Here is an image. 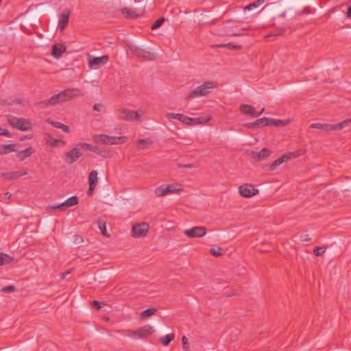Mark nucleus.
Segmentation results:
<instances>
[{"mask_svg": "<svg viewBox=\"0 0 351 351\" xmlns=\"http://www.w3.org/2000/svg\"><path fill=\"white\" fill-rule=\"evenodd\" d=\"M167 118L168 119H176L182 122V123L186 125H202L204 124L210 120H212V117L210 115L207 116H201L197 118H191L187 116H185L183 114H175V113H168L167 114Z\"/></svg>", "mask_w": 351, "mask_h": 351, "instance_id": "1", "label": "nucleus"}, {"mask_svg": "<svg viewBox=\"0 0 351 351\" xmlns=\"http://www.w3.org/2000/svg\"><path fill=\"white\" fill-rule=\"evenodd\" d=\"M93 138L95 143H101L108 145L121 144L127 141V137L124 136H113L104 134H96L94 136Z\"/></svg>", "mask_w": 351, "mask_h": 351, "instance_id": "2", "label": "nucleus"}, {"mask_svg": "<svg viewBox=\"0 0 351 351\" xmlns=\"http://www.w3.org/2000/svg\"><path fill=\"white\" fill-rule=\"evenodd\" d=\"M350 123H351V119H346L343 121L337 124H329V123H312L310 125V128L322 130L328 132V131H333V130H341L344 127L349 125Z\"/></svg>", "mask_w": 351, "mask_h": 351, "instance_id": "3", "label": "nucleus"}, {"mask_svg": "<svg viewBox=\"0 0 351 351\" xmlns=\"http://www.w3.org/2000/svg\"><path fill=\"white\" fill-rule=\"evenodd\" d=\"M7 121L11 126L21 131H27L32 128V123L27 119L9 116Z\"/></svg>", "mask_w": 351, "mask_h": 351, "instance_id": "4", "label": "nucleus"}, {"mask_svg": "<svg viewBox=\"0 0 351 351\" xmlns=\"http://www.w3.org/2000/svg\"><path fill=\"white\" fill-rule=\"evenodd\" d=\"M149 228V224L143 221H137L132 226V235L134 238L144 237Z\"/></svg>", "mask_w": 351, "mask_h": 351, "instance_id": "5", "label": "nucleus"}, {"mask_svg": "<svg viewBox=\"0 0 351 351\" xmlns=\"http://www.w3.org/2000/svg\"><path fill=\"white\" fill-rule=\"evenodd\" d=\"M300 154L298 152H288L287 154H283L282 156L274 160L267 168L268 171H273L276 169V168L282 164L283 162H287L289 160L292 158H295L298 157Z\"/></svg>", "mask_w": 351, "mask_h": 351, "instance_id": "6", "label": "nucleus"}, {"mask_svg": "<svg viewBox=\"0 0 351 351\" xmlns=\"http://www.w3.org/2000/svg\"><path fill=\"white\" fill-rule=\"evenodd\" d=\"M79 203V198L77 196L74 195L69 198H68L65 202L55 205V206H49L47 207V210L49 211H54L56 210H65L71 206H75Z\"/></svg>", "mask_w": 351, "mask_h": 351, "instance_id": "7", "label": "nucleus"}, {"mask_svg": "<svg viewBox=\"0 0 351 351\" xmlns=\"http://www.w3.org/2000/svg\"><path fill=\"white\" fill-rule=\"evenodd\" d=\"M116 114L119 119L124 121L138 120L140 118L137 112L127 108L118 109Z\"/></svg>", "mask_w": 351, "mask_h": 351, "instance_id": "8", "label": "nucleus"}, {"mask_svg": "<svg viewBox=\"0 0 351 351\" xmlns=\"http://www.w3.org/2000/svg\"><path fill=\"white\" fill-rule=\"evenodd\" d=\"M130 49L134 55L143 60H153L155 58V55L154 53H152L139 47L134 46Z\"/></svg>", "mask_w": 351, "mask_h": 351, "instance_id": "9", "label": "nucleus"}, {"mask_svg": "<svg viewBox=\"0 0 351 351\" xmlns=\"http://www.w3.org/2000/svg\"><path fill=\"white\" fill-rule=\"evenodd\" d=\"M239 192L242 197H251L257 195L259 191L252 184H243L239 187Z\"/></svg>", "mask_w": 351, "mask_h": 351, "instance_id": "10", "label": "nucleus"}, {"mask_svg": "<svg viewBox=\"0 0 351 351\" xmlns=\"http://www.w3.org/2000/svg\"><path fill=\"white\" fill-rule=\"evenodd\" d=\"M82 154L80 149L77 147L73 148L69 152H67L64 154V160L67 164H73L77 160L82 156Z\"/></svg>", "mask_w": 351, "mask_h": 351, "instance_id": "11", "label": "nucleus"}, {"mask_svg": "<svg viewBox=\"0 0 351 351\" xmlns=\"http://www.w3.org/2000/svg\"><path fill=\"white\" fill-rule=\"evenodd\" d=\"M154 332V329L150 325H146L143 328L138 329L136 331L131 332V337L135 338H143L151 335Z\"/></svg>", "mask_w": 351, "mask_h": 351, "instance_id": "12", "label": "nucleus"}, {"mask_svg": "<svg viewBox=\"0 0 351 351\" xmlns=\"http://www.w3.org/2000/svg\"><path fill=\"white\" fill-rule=\"evenodd\" d=\"M71 12L68 9L62 11L59 16L58 29L60 31L64 30L68 25Z\"/></svg>", "mask_w": 351, "mask_h": 351, "instance_id": "13", "label": "nucleus"}, {"mask_svg": "<svg viewBox=\"0 0 351 351\" xmlns=\"http://www.w3.org/2000/svg\"><path fill=\"white\" fill-rule=\"evenodd\" d=\"M206 232L204 227L197 226L184 230V234L189 237H201L206 234Z\"/></svg>", "mask_w": 351, "mask_h": 351, "instance_id": "14", "label": "nucleus"}, {"mask_svg": "<svg viewBox=\"0 0 351 351\" xmlns=\"http://www.w3.org/2000/svg\"><path fill=\"white\" fill-rule=\"evenodd\" d=\"M268 121L267 117H263L262 119H257L254 122L244 123L243 126L247 129L260 128L263 126H268Z\"/></svg>", "mask_w": 351, "mask_h": 351, "instance_id": "15", "label": "nucleus"}, {"mask_svg": "<svg viewBox=\"0 0 351 351\" xmlns=\"http://www.w3.org/2000/svg\"><path fill=\"white\" fill-rule=\"evenodd\" d=\"M272 152L267 148H263L260 152L252 151L251 156L256 161H261L271 156Z\"/></svg>", "mask_w": 351, "mask_h": 351, "instance_id": "16", "label": "nucleus"}, {"mask_svg": "<svg viewBox=\"0 0 351 351\" xmlns=\"http://www.w3.org/2000/svg\"><path fill=\"white\" fill-rule=\"evenodd\" d=\"M239 110L242 114L249 115L252 117H258L260 116V113H256L255 108L248 104H241L239 107Z\"/></svg>", "mask_w": 351, "mask_h": 351, "instance_id": "17", "label": "nucleus"}, {"mask_svg": "<svg viewBox=\"0 0 351 351\" xmlns=\"http://www.w3.org/2000/svg\"><path fill=\"white\" fill-rule=\"evenodd\" d=\"M108 60V56H103L101 57H92L88 61V65L90 68H94L106 63Z\"/></svg>", "mask_w": 351, "mask_h": 351, "instance_id": "18", "label": "nucleus"}, {"mask_svg": "<svg viewBox=\"0 0 351 351\" xmlns=\"http://www.w3.org/2000/svg\"><path fill=\"white\" fill-rule=\"evenodd\" d=\"M66 47L64 44H55L52 46L51 56L55 58H60L62 55L66 51Z\"/></svg>", "mask_w": 351, "mask_h": 351, "instance_id": "19", "label": "nucleus"}, {"mask_svg": "<svg viewBox=\"0 0 351 351\" xmlns=\"http://www.w3.org/2000/svg\"><path fill=\"white\" fill-rule=\"evenodd\" d=\"M27 173L26 171H12L9 173H3L1 174V177L5 180H15L23 176H25Z\"/></svg>", "mask_w": 351, "mask_h": 351, "instance_id": "20", "label": "nucleus"}, {"mask_svg": "<svg viewBox=\"0 0 351 351\" xmlns=\"http://www.w3.org/2000/svg\"><path fill=\"white\" fill-rule=\"evenodd\" d=\"M66 97L69 99V100L72 99L74 97H82L84 94L82 93L80 89L76 88H68L64 90Z\"/></svg>", "mask_w": 351, "mask_h": 351, "instance_id": "21", "label": "nucleus"}, {"mask_svg": "<svg viewBox=\"0 0 351 351\" xmlns=\"http://www.w3.org/2000/svg\"><path fill=\"white\" fill-rule=\"evenodd\" d=\"M58 94L51 97L49 99L40 101L36 104V106L38 107L47 106L49 105L53 106L60 102V99L58 98Z\"/></svg>", "mask_w": 351, "mask_h": 351, "instance_id": "22", "label": "nucleus"}, {"mask_svg": "<svg viewBox=\"0 0 351 351\" xmlns=\"http://www.w3.org/2000/svg\"><path fill=\"white\" fill-rule=\"evenodd\" d=\"M206 91L203 90L201 86L195 88L193 90L190 92L189 95L186 97V100H190L193 98L199 97V96H205Z\"/></svg>", "mask_w": 351, "mask_h": 351, "instance_id": "23", "label": "nucleus"}, {"mask_svg": "<svg viewBox=\"0 0 351 351\" xmlns=\"http://www.w3.org/2000/svg\"><path fill=\"white\" fill-rule=\"evenodd\" d=\"M217 86V82L215 81H207L201 85L203 90L206 91L205 96L211 92V89Z\"/></svg>", "mask_w": 351, "mask_h": 351, "instance_id": "24", "label": "nucleus"}, {"mask_svg": "<svg viewBox=\"0 0 351 351\" xmlns=\"http://www.w3.org/2000/svg\"><path fill=\"white\" fill-rule=\"evenodd\" d=\"M268 120H269L267 121V123H269L268 126H269V125H274L276 127L286 126L291 122L290 119L280 120V119H274L271 118H268Z\"/></svg>", "mask_w": 351, "mask_h": 351, "instance_id": "25", "label": "nucleus"}, {"mask_svg": "<svg viewBox=\"0 0 351 351\" xmlns=\"http://www.w3.org/2000/svg\"><path fill=\"white\" fill-rule=\"evenodd\" d=\"M33 149L31 147H27L25 150L20 151L16 153V156L19 160L23 161L26 158L30 156L33 153Z\"/></svg>", "mask_w": 351, "mask_h": 351, "instance_id": "26", "label": "nucleus"}, {"mask_svg": "<svg viewBox=\"0 0 351 351\" xmlns=\"http://www.w3.org/2000/svg\"><path fill=\"white\" fill-rule=\"evenodd\" d=\"M45 140L46 143L51 147H56L58 142H62L64 143V141L60 139L54 138L51 134L46 133L45 134Z\"/></svg>", "mask_w": 351, "mask_h": 351, "instance_id": "27", "label": "nucleus"}, {"mask_svg": "<svg viewBox=\"0 0 351 351\" xmlns=\"http://www.w3.org/2000/svg\"><path fill=\"white\" fill-rule=\"evenodd\" d=\"M121 13L126 19H134L138 16L136 14V11L134 10L128 8H123L121 9Z\"/></svg>", "mask_w": 351, "mask_h": 351, "instance_id": "28", "label": "nucleus"}, {"mask_svg": "<svg viewBox=\"0 0 351 351\" xmlns=\"http://www.w3.org/2000/svg\"><path fill=\"white\" fill-rule=\"evenodd\" d=\"M265 2V0H256L254 2L250 3L244 8L245 10H252L258 8L261 5Z\"/></svg>", "mask_w": 351, "mask_h": 351, "instance_id": "29", "label": "nucleus"}, {"mask_svg": "<svg viewBox=\"0 0 351 351\" xmlns=\"http://www.w3.org/2000/svg\"><path fill=\"white\" fill-rule=\"evenodd\" d=\"M98 173L95 170H93L88 175V184L97 186L98 182Z\"/></svg>", "mask_w": 351, "mask_h": 351, "instance_id": "30", "label": "nucleus"}, {"mask_svg": "<svg viewBox=\"0 0 351 351\" xmlns=\"http://www.w3.org/2000/svg\"><path fill=\"white\" fill-rule=\"evenodd\" d=\"M47 122L51 123L53 127H55L56 128L62 129L65 132H69V131H70L69 127L66 125L62 123L50 121L49 119L47 120Z\"/></svg>", "mask_w": 351, "mask_h": 351, "instance_id": "31", "label": "nucleus"}, {"mask_svg": "<svg viewBox=\"0 0 351 351\" xmlns=\"http://www.w3.org/2000/svg\"><path fill=\"white\" fill-rule=\"evenodd\" d=\"M97 227L100 230L102 234L107 237H110V234L107 230V226L105 221H97Z\"/></svg>", "mask_w": 351, "mask_h": 351, "instance_id": "32", "label": "nucleus"}, {"mask_svg": "<svg viewBox=\"0 0 351 351\" xmlns=\"http://www.w3.org/2000/svg\"><path fill=\"white\" fill-rule=\"evenodd\" d=\"M156 312V309L154 308L147 309L143 311L141 314V318L142 319H147L153 315Z\"/></svg>", "mask_w": 351, "mask_h": 351, "instance_id": "33", "label": "nucleus"}, {"mask_svg": "<svg viewBox=\"0 0 351 351\" xmlns=\"http://www.w3.org/2000/svg\"><path fill=\"white\" fill-rule=\"evenodd\" d=\"M174 335L172 333L168 334L161 337L160 341L164 346H167L174 339Z\"/></svg>", "mask_w": 351, "mask_h": 351, "instance_id": "34", "label": "nucleus"}, {"mask_svg": "<svg viewBox=\"0 0 351 351\" xmlns=\"http://www.w3.org/2000/svg\"><path fill=\"white\" fill-rule=\"evenodd\" d=\"M153 143V141L151 138H147V139H138L137 141V144L138 145L139 147L141 149H143L147 147L148 145H152Z\"/></svg>", "mask_w": 351, "mask_h": 351, "instance_id": "35", "label": "nucleus"}, {"mask_svg": "<svg viewBox=\"0 0 351 351\" xmlns=\"http://www.w3.org/2000/svg\"><path fill=\"white\" fill-rule=\"evenodd\" d=\"M165 188L167 191V194L169 193H179L180 191H182V189H177L176 188V185L174 184H165Z\"/></svg>", "mask_w": 351, "mask_h": 351, "instance_id": "36", "label": "nucleus"}, {"mask_svg": "<svg viewBox=\"0 0 351 351\" xmlns=\"http://www.w3.org/2000/svg\"><path fill=\"white\" fill-rule=\"evenodd\" d=\"M12 258L6 254H0V265L9 264L12 262Z\"/></svg>", "mask_w": 351, "mask_h": 351, "instance_id": "37", "label": "nucleus"}, {"mask_svg": "<svg viewBox=\"0 0 351 351\" xmlns=\"http://www.w3.org/2000/svg\"><path fill=\"white\" fill-rule=\"evenodd\" d=\"M95 151H93V152L98 154V155H100L102 157H107L109 154V152H108L105 148H100L99 147H97V146H94Z\"/></svg>", "mask_w": 351, "mask_h": 351, "instance_id": "38", "label": "nucleus"}, {"mask_svg": "<svg viewBox=\"0 0 351 351\" xmlns=\"http://www.w3.org/2000/svg\"><path fill=\"white\" fill-rule=\"evenodd\" d=\"M77 146L80 150L81 149H85L93 152V151H95L96 149L93 145L87 143H80Z\"/></svg>", "mask_w": 351, "mask_h": 351, "instance_id": "39", "label": "nucleus"}, {"mask_svg": "<svg viewBox=\"0 0 351 351\" xmlns=\"http://www.w3.org/2000/svg\"><path fill=\"white\" fill-rule=\"evenodd\" d=\"M155 194L157 197H162L167 195V191L165 188V184H162L155 189Z\"/></svg>", "mask_w": 351, "mask_h": 351, "instance_id": "40", "label": "nucleus"}, {"mask_svg": "<svg viewBox=\"0 0 351 351\" xmlns=\"http://www.w3.org/2000/svg\"><path fill=\"white\" fill-rule=\"evenodd\" d=\"M219 47H225L232 50H241L242 49V46L239 45H234L231 43L220 45Z\"/></svg>", "mask_w": 351, "mask_h": 351, "instance_id": "41", "label": "nucleus"}, {"mask_svg": "<svg viewBox=\"0 0 351 351\" xmlns=\"http://www.w3.org/2000/svg\"><path fill=\"white\" fill-rule=\"evenodd\" d=\"M326 251V247L325 246H319L317 247L314 250L313 252L315 256H322Z\"/></svg>", "mask_w": 351, "mask_h": 351, "instance_id": "42", "label": "nucleus"}, {"mask_svg": "<svg viewBox=\"0 0 351 351\" xmlns=\"http://www.w3.org/2000/svg\"><path fill=\"white\" fill-rule=\"evenodd\" d=\"M165 21V18L164 17H161L160 19H158V20H156L152 25V29H156L158 28H159L162 24L164 23Z\"/></svg>", "mask_w": 351, "mask_h": 351, "instance_id": "43", "label": "nucleus"}, {"mask_svg": "<svg viewBox=\"0 0 351 351\" xmlns=\"http://www.w3.org/2000/svg\"><path fill=\"white\" fill-rule=\"evenodd\" d=\"M182 348L184 351H189V339L186 337L184 336L182 338Z\"/></svg>", "mask_w": 351, "mask_h": 351, "instance_id": "44", "label": "nucleus"}, {"mask_svg": "<svg viewBox=\"0 0 351 351\" xmlns=\"http://www.w3.org/2000/svg\"><path fill=\"white\" fill-rule=\"evenodd\" d=\"M16 144L11 143V144H5L4 147L7 149L8 154L10 152H16Z\"/></svg>", "mask_w": 351, "mask_h": 351, "instance_id": "45", "label": "nucleus"}, {"mask_svg": "<svg viewBox=\"0 0 351 351\" xmlns=\"http://www.w3.org/2000/svg\"><path fill=\"white\" fill-rule=\"evenodd\" d=\"M210 253L215 256L221 255V249L220 247H213L210 249Z\"/></svg>", "mask_w": 351, "mask_h": 351, "instance_id": "46", "label": "nucleus"}, {"mask_svg": "<svg viewBox=\"0 0 351 351\" xmlns=\"http://www.w3.org/2000/svg\"><path fill=\"white\" fill-rule=\"evenodd\" d=\"M58 95L59 96L58 98L60 99V101L64 102L69 101L67 97H66L64 90L59 93Z\"/></svg>", "mask_w": 351, "mask_h": 351, "instance_id": "47", "label": "nucleus"}, {"mask_svg": "<svg viewBox=\"0 0 351 351\" xmlns=\"http://www.w3.org/2000/svg\"><path fill=\"white\" fill-rule=\"evenodd\" d=\"M58 95L59 96L58 98L60 99V101L64 102L69 101L67 97H66L64 90L59 93Z\"/></svg>", "mask_w": 351, "mask_h": 351, "instance_id": "48", "label": "nucleus"}, {"mask_svg": "<svg viewBox=\"0 0 351 351\" xmlns=\"http://www.w3.org/2000/svg\"><path fill=\"white\" fill-rule=\"evenodd\" d=\"M0 136L10 137L12 136V134L7 129L0 128Z\"/></svg>", "mask_w": 351, "mask_h": 351, "instance_id": "49", "label": "nucleus"}, {"mask_svg": "<svg viewBox=\"0 0 351 351\" xmlns=\"http://www.w3.org/2000/svg\"><path fill=\"white\" fill-rule=\"evenodd\" d=\"M178 167L180 169H192L194 167V166L192 164H188V165L178 164Z\"/></svg>", "mask_w": 351, "mask_h": 351, "instance_id": "50", "label": "nucleus"}, {"mask_svg": "<svg viewBox=\"0 0 351 351\" xmlns=\"http://www.w3.org/2000/svg\"><path fill=\"white\" fill-rule=\"evenodd\" d=\"M95 187H96V186L89 184L88 189L87 191V195L88 196H91L93 195Z\"/></svg>", "mask_w": 351, "mask_h": 351, "instance_id": "51", "label": "nucleus"}, {"mask_svg": "<svg viewBox=\"0 0 351 351\" xmlns=\"http://www.w3.org/2000/svg\"><path fill=\"white\" fill-rule=\"evenodd\" d=\"M103 105L101 104H95L94 106H93V110H95V111H101V108H103Z\"/></svg>", "mask_w": 351, "mask_h": 351, "instance_id": "52", "label": "nucleus"}, {"mask_svg": "<svg viewBox=\"0 0 351 351\" xmlns=\"http://www.w3.org/2000/svg\"><path fill=\"white\" fill-rule=\"evenodd\" d=\"M5 145H0V155L8 154L7 149L4 147Z\"/></svg>", "mask_w": 351, "mask_h": 351, "instance_id": "53", "label": "nucleus"}, {"mask_svg": "<svg viewBox=\"0 0 351 351\" xmlns=\"http://www.w3.org/2000/svg\"><path fill=\"white\" fill-rule=\"evenodd\" d=\"M14 289L13 287H7L3 289V291L4 292H10L12 291Z\"/></svg>", "mask_w": 351, "mask_h": 351, "instance_id": "54", "label": "nucleus"}, {"mask_svg": "<svg viewBox=\"0 0 351 351\" xmlns=\"http://www.w3.org/2000/svg\"><path fill=\"white\" fill-rule=\"evenodd\" d=\"M93 304L97 308H100L101 307V304L97 301H93Z\"/></svg>", "mask_w": 351, "mask_h": 351, "instance_id": "55", "label": "nucleus"}, {"mask_svg": "<svg viewBox=\"0 0 351 351\" xmlns=\"http://www.w3.org/2000/svg\"><path fill=\"white\" fill-rule=\"evenodd\" d=\"M26 138H27V139H30V138H32V135H26V136H23V137L21 138V139H20V140H21V141H23V140H25V139H26Z\"/></svg>", "mask_w": 351, "mask_h": 351, "instance_id": "56", "label": "nucleus"}, {"mask_svg": "<svg viewBox=\"0 0 351 351\" xmlns=\"http://www.w3.org/2000/svg\"><path fill=\"white\" fill-rule=\"evenodd\" d=\"M12 196V194L10 192H7L5 193V198L9 199Z\"/></svg>", "mask_w": 351, "mask_h": 351, "instance_id": "57", "label": "nucleus"}, {"mask_svg": "<svg viewBox=\"0 0 351 351\" xmlns=\"http://www.w3.org/2000/svg\"><path fill=\"white\" fill-rule=\"evenodd\" d=\"M348 16H351V5L348 8Z\"/></svg>", "mask_w": 351, "mask_h": 351, "instance_id": "58", "label": "nucleus"}, {"mask_svg": "<svg viewBox=\"0 0 351 351\" xmlns=\"http://www.w3.org/2000/svg\"><path fill=\"white\" fill-rule=\"evenodd\" d=\"M69 274H70V271H66V272H65V273L62 274V278H65V277H66V276L69 275Z\"/></svg>", "mask_w": 351, "mask_h": 351, "instance_id": "59", "label": "nucleus"}, {"mask_svg": "<svg viewBox=\"0 0 351 351\" xmlns=\"http://www.w3.org/2000/svg\"><path fill=\"white\" fill-rule=\"evenodd\" d=\"M302 13H308V8H304L303 9Z\"/></svg>", "mask_w": 351, "mask_h": 351, "instance_id": "60", "label": "nucleus"}, {"mask_svg": "<svg viewBox=\"0 0 351 351\" xmlns=\"http://www.w3.org/2000/svg\"><path fill=\"white\" fill-rule=\"evenodd\" d=\"M241 34H232L231 36H239Z\"/></svg>", "mask_w": 351, "mask_h": 351, "instance_id": "61", "label": "nucleus"}, {"mask_svg": "<svg viewBox=\"0 0 351 351\" xmlns=\"http://www.w3.org/2000/svg\"><path fill=\"white\" fill-rule=\"evenodd\" d=\"M264 111V108L262 109V110H261V112H259L258 113H260V116L262 114V113Z\"/></svg>", "mask_w": 351, "mask_h": 351, "instance_id": "62", "label": "nucleus"}]
</instances>
